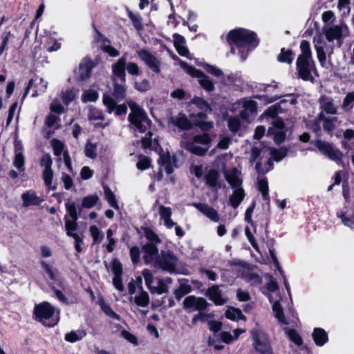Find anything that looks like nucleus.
<instances>
[{
	"mask_svg": "<svg viewBox=\"0 0 354 354\" xmlns=\"http://www.w3.org/2000/svg\"><path fill=\"white\" fill-rule=\"evenodd\" d=\"M268 133L274 136V140L277 144H281L285 140L286 134L283 130L275 131L272 128H270Z\"/></svg>",
	"mask_w": 354,
	"mask_h": 354,
	"instance_id": "47",
	"label": "nucleus"
},
{
	"mask_svg": "<svg viewBox=\"0 0 354 354\" xmlns=\"http://www.w3.org/2000/svg\"><path fill=\"white\" fill-rule=\"evenodd\" d=\"M318 121L323 122V129L328 132H332L339 122L337 117L327 118L323 113L318 115Z\"/></svg>",
	"mask_w": 354,
	"mask_h": 354,
	"instance_id": "23",
	"label": "nucleus"
},
{
	"mask_svg": "<svg viewBox=\"0 0 354 354\" xmlns=\"http://www.w3.org/2000/svg\"><path fill=\"white\" fill-rule=\"evenodd\" d=\"M227 41L239 49L243 60L247 57L248 51L257 47L259 44L256 33L243 28L231 30L227 35Z\"/></svg>",
	"mask_w": 354,
	"mask_h": 354,
	"instance_id": "1",
	"label": "nucleus"
},
{
	"mask_svg": "<svg viewBox=\"0 0 354 354\" xmlns=\"http://www.w3.org/2000/svg\"><path fill=\"white\" fill-rule=\"evenodd\" d=\"M224 176L225 178L232 188L236 189L241 187L242 179L240 178V173L236 168L225 171Z\"/></svg>",
	"mask_w": 354,
	"mask_h": 354,
	"instance_id": "20",
	"label": "nucleus"
},
{
	"mask_svg": "<svg viewBox=\"0 0 354 354\" xmlns=\"http://www.w3.org/2000/svg\"><path fill=\"white\" fill-rule=\"evenodd\" d=\"M158 163L165 167V170L167 174H171L174 168L177 167L175 156H171L169 154L161 155L158 159Z\"/></svg>",
	"mask_w": 354,
	"mask_h": 354,
	"instance_id": "22",
	"label": "nucleus"
},
{
	"mask_svg": "<svg viewBox=\"0 0 354 354\" xmlns=\"http://www.w3.org/2000/svg\"><path fill=\"white\" fill-rule=\"evenodd\" d=\"M191 102L194 104H196L198 108H199L200 109H201L204 111H212V109H211L209 104H208V102L201 97H194L192 100Z\"/></svg>",
	"mask_w": 354,
	"mask_h": 354,
	"instance_id": "40",
	"label": "nucleus"
},
{
	"mask_svg": "<svg viewBox=\"0 0 354 354\" xmlns=\"http://www.w3.org/2000/svg\"><path fill=\"white\" fill-rule=\"evenodd\" d=\"M301 54L297 60L298 75L304 81L314 82V77L311 71L315 69L314 62L311 59V50L310 44L306 40H303L300 44Z\"/></svg>",
	"mask_w": 354,
	"mask_h": 354,
	"instance_id": "2",
	"label": "nucleus"
},
{
	"mask_svg": "<svg viewBox=\"0 0 354 354\" xmlns=\"http://www.w3.org/2000/svg\"><path fill=\"white\" fill-rule=\"evenodd\" d=\"M203 68L209 73L212 75L216 76V77H220L223 75V71L212 65H209L208 64H205L203 66Z\"/></svg>",
	"mask_w": 354,
	"mask_h": 354,
	"instance_id": "57",
	"label": "nucleus"
},
{
	"mask_svg": "<svg viewBox=\"0 0 354 354\" xmlns=\"http://www.w3.org/2000/svg\"><path fill=\"white\" fill-rule=\"evenodd\" d=\"M142 250L144 253L143 259L147 264L153 263L156 264V259H158V249L153 243H146L142 246Z\"/></svg>",
	"mask_w": 354,
	"mask_h": 354,
	"instance_id": "13",
	"label": "nucleus"
},
{
	"mask_svg": "<svg viewBox=\"0 0 354 354\" xmlns=\"http://www.w3.org/2000/svg\"><path fill=\"white\" fill-rule=\"evenodd\" d=\"M131 113L129 115L130 128L135 132L144 133L151 126V120L146 112L136 102H129Z\"/></svg>",
	"mask_w": 354,
	"mask_h": 354,
	"instance_id": "3",
	"label": "nucleus"
},
{
	"mask_svg": "<svg viewBox=\"0 0 354 354\" xmlns=\"http://www.w3.org/2000/svg\"><path fill=\"white\" fill-rule=\"evenodd\" d=\"M180 65L189 75L198 78L201 86L205 91L211 92L214 90L213 82L203 71L189 66L183 61L180 62Z\"/></svg>",
	"mask_w": 354,
	"mask_h": 354,
	"instance_id": "6",
	"label": "nucleus"
},
{
	"mask_svg": "<svg viewBox=\"0 0 354 354\" xmlns=\"http://www.w3.org/2000/svg\"><path fill=\"white\" fill-rule=\"evenodd\" d=\"M140 251L138 247L134 246L130 249V256L133 264L138 263L140 259Z\"/></svg>",
	"mask_w": 354,
	"mask_h": 354,
	"instance_id": "58",
	"label": "nucleus"
},
{
	"mask_svg": "<svg viewBox=\"0 0 354 354\" xmlns=\"http://www.w3.org/2000/svg\"><path fill=\"white\" fill-rule=\"evenodd\" d=\"M292 54V50H286L284 48H282L280 55L278 56V60L281 62L291 63Z\"/></svg>",
	"mask_w": 354,
	"mask_h": 354,
	"instance_id": "50",
	"label": "nucleus"
},
{
	"mask_svg": "<svg viewBox=\"0 0 354 354\" xmlns=\"http://www.w3.org/2000/svg\"><path fill=\"white\" fill-rule=\"evenodd\" d=\"M100 306L102 311L109 317L113 318L116 320H120V317L119 315L116 314L115 312L112 310L111 307L105 303L103 299L100 301Z\"/></svg>",
	"mask_w": 354,
	"mask_h": 354,
	"instance_id": "38",
	"label": "nucleus"
},
{
	"mask_svg": "<svg viewBox=\"0 0 354 354\" xmlns=\"http://www.w3.org/2000/svg\"><path fill=\"white\" fill-rule=\"evenodd\" d=\"M245 198V192L242 187L234 189L233 193L230 197L229 204L234 208L236 209L240 203Z\"/></svg>",
	"mask_w": 354,
	"mask_h": 354,
	"instance_id": "24",
	"label": "nucleus"
},
{
	"mask_svg": "<svg viewBox=\"0 0 354 354\" xmlns=\"http://www.w3.org/2000/svg\"><path fill=\"white\" fill-rule=\"evenodd\" d=\"M90 232L93 239L94 243L100 241L103 238V235L101 234L100 230L95 225L90 227Z\"/></svg>",
	"mask_w": 354,
	"mask_h": 354,
	"instance_id": "54",
	"label": "nucleus"
},
{
	"mask_svg": "<svg viewBox=\"0 0 354 354\" xmlns=\"http://www.w3.org/2000/svg\"><path fill=\"white\" fill-rule=\"evenodd\" d=\"M191 205L197 208L209 218L214 221H218L219 216L217 212L214 208L209 207L208 205L201 203H192Z\"/></svg>",
	"mask_w": 354,
	"mask_h": 354,
	"instance_id": "21",
	"label": "nucleus"
},
{
	"mask_svg": "<svg viewBox=\"0 0 354 354\" xmlns=\"http://www.w3.org/2000/svg\"><path fill=\"white\" fill-rule=\"evenodd\" d=\"M211 138L207 133H203V135L195 136L193 138L192 142L201 143L204 145H207L210 143Z\"/></svg>",
	"mask_w": 354,
	"mask_h": 354,
	"instance_id": "52",
	"label": "nucleus"
},
{
	"mask_svg": "<svg viewBox=\"0 0 354 354\" xmlns=\"http://www.w3.org/2000/svg\"><path fill=\"white\" fill-rule=\"evenodd\" d=\"M103 102L109 113L115 110V114L120 115L125 113L127 111V107L124 104L117 105L115 100L109 95H104Z\"/></svg>",
	"mask_w": 354,
	"mask_h": 354,
	"instance_id": "15",
	"label": "nucleus"
},
{
	"mask_svg": "<svg viewBox=\"0 0 354 354\" xmlns=\"http://www.w3.org/2000/svg\"><path fill=\"white\" fill-rule=\"evenodd\" d=\"M85 335L86 332L84 331H81L79 333L75 331H71L65 335L64 339L66 342L73 343L81 340Z\"/></svg>",
	"mask_w": 354,
	"mask_h": 354,
	"instance_id": "37",
	"label": "nucleus"
},
{
	"mask_svg": "<svg viewBox=\"0 0 354 354\" xmlns=\"http://www.w3.org/2000/svg\"><path fill=\"white\" fill-rule=\"evenodd\" d=\"M312 335L315 344L319 346L324 345L328 341V334L323 328H315Z\"/></svg>",
	"mask_w": 354,
	"mask_h": 354,
	"instance_id": "27",
	"label": "nucleus"
},
{
	"mask_svg": "<svg viewBox=\"0 0 354 354\" xmlns=\"http://www.w3.org/2000/svg\"><path fill=\"white\" fill-rule=\"evenodd\" d=\"M104 194L110 205L115 209H119L115 194L108 187H104Z\"/></svg>",
	"mask_w": 354,
	"mask_h": 354,
	"instance_id": "42",
	"label": "nucleus"
},
{
	"mask_svg": "<svg viewBox=\"0 0 354 354\" xmlns=\"http://www.w3.org/2000/svg\"><path fill=\"white\" fill-rule=\"evenodd\" d=\"M225 317L232 321L245 320L246 317L243 315L241 310L234 307H228L225 311Z\"/></svg>",
	"mask_w": 354,
	"mask_h": 354,
	"instance_id": "28",
	"label": "nucleus"
},
{
	"mask_svg": "<svg viewBox=\"0 0 354 354\" xmlns=\"http://www.w3.org/2000/svg\"><path fill=\"white\" fill-rule=\"evenodd\" d=\"M126 87L124 84L113 82L112 95L117 100H124L126 97Z\"/></svg>",
	"mask_w": 354,
	"mask_h": 354,
	"instance_id": "29",
	"label": "nucleus"
},
{
	"mask_svg": "<svg viewBox=\"0 0 354 354\" xmlns=\"http://www.w3.org/2000/svg\"><path fill=\"white\" fill-rule=\"evenodd\" d=\"M321 112L323 114L336 115L338 113V107L335 106L334 100L330 97L322 95L319 99Z\"/></svg>",
	"mask_w": 354,
	"mask_h": 354,
	"instance_id": "14",
	"label": "nucleus"
},
{
	"mask_svg": "<svg viewBox=\"0 0 354 354\" xmlns=\"http://www.w3.org/2000/svg\"><path fill=\"white\" fill-rule=\"evenodd\" d=\"M317 149L333 160H339L342 158V153L337 149H334L328 142L317 140L315 142Z\"/></svg>",
	"mask_w": 354,
	"mask_h": 354,
	"instance_id": "9",
	"label": "nucleus"
},
{
	"mask_svg": "<svg viewBox=\"0 0 354 354\" xmlns=\"http://www.w3.org/2000/svg\"><path fill=\"white\" fill-rule=\"evenodd\" d=\"M145 235L147 239L149 241V243H153L156 245V243H160V240L158 236L150 230H146Z\"/></svg>",
	"mask_w": 354,
	"mask_h": 354,
	"instance_id": "56",
	"label": "nucleus"
},
{
	"mask_svg": "<svg viewBox=\"0 0 354 354\" xmlns=\"http://www.w3.org/2000/svg\"><path fill=\"white\" fill-rule=\"evenodd\" d=\"M343 28H347L344 24L335 25L325 28L324 32L328 41L330 42L335 39H339L343 33Z\"/></svg>",
	"mask_w": 354,
	"mask_h": 354,
	"instance_id": "17",
	"label": "nucleus"
},
{
	"mask_svg": "<svg viewBox=\"0 0 354 354\" xmlns=\"http://www.w3.org/2000/svg\"><path fill=\"white\" fill-rule=\"evenodd\" d=\"M168 122L183 130H189L192 127V122L185 114L182 113L178 114L176 117L169 118Z\"/></svg>",
	"mask_w": 354,
	"mask_h": 354,
	"instance_id": "19",
	"label": "nucleus"
},
{
	"mask_svg": "<svg viewBox=\"0 0 354 354\" xmlns=\"http://www.w3.org/2000/svg\"><path fill=\"white\" fill-rule=\"evenodd\" d=\"M142 274L145 279L146 285L150 292H151L153 290V288L154 286H152L151 284L153 282V273L148 269H145L142 272Z\"/></svg>",
	"mask_w": 354,
	"mask_h": 354,
	"instance_id": "46",
	"label": "nucleus"
},
{
	"mask_svg": "<svg viewBox=\"0 0 354 354\" xmlns=\"http://www.w3.org/2000/svg\"><path fill=\"white\" fill-rule=\"evenodd\" d=\"M272 310L274 313V317L278 319V321L280 323L283 324H288L283 313V308L279 301H275L272 304Z\"/></svg>",
	"mask_w": 354,
	"mask_h": 354,
	"instance_id": "33",
	"label": "nucleus"
},
{
	"mask_svg": "<svg viewBox=\"0 0 354 354\" xmlns=\"http://www.w3.org/2000/svg\"><path fill=\"white\" fill-rule=\"evenodd\" d=\"M53 160L51 156L46 153L44 154L40 160V165L44 167L42 177L44 184L46 187H49L52 190L56 189V186H52L53 179V171L52 169Z\"/></svg>",
	"mask_w": 354,
	"mask_h": 354,
	"instance_id": "8",
	"label": "nucleus"
},
{
	"mask_svg": "<svg viewBox=\"0 0 354 354\" xmlns=\"http://www.w3.org/2000/svg\"><path fill=\"white\" fill-rule=\"evenodd\" d=\"M98 94L94 91L85 92L82 95V100L84 102H95L97 100Z\"/></svg>",
	"mask_w": 354,
	"mask_h": 354,
	"instance_id": "55",
	"label": "nucleus"
},
{
	"mask_svg": "<svg viewBox=\"0 0 354 354\" xmlns=\"http://www.w3.org/2000/svg\"><path fill=\"white\" fill-rule=\"evenodd\" d=\"M245 279L252 286H257L262 282V279L255 273H248L244 275Z\"/></svg>",
	"mask_w": 354,
	"mask_h": 354,
	"instance_id": "49",
	"label": "nucleus"
},
{
	"mask_svg": "<svg viewBox=\"0 0 354 354\" xmlns=\"http://www.w3.org/2000/svg\"><path fill=\"white\" fill-rule=\"evenodd\" d=\"M55 309L48 302L36 305L34 308L35 319L45 326L51 327L58 322V318L54 317Z\"/></svg>",
	"mask_w": 354,
	"mask_h": 354,
	"instance_id": "4",
	"label": "nucleus"
},
{
	"mask_svg": "<svg viewBox=\"0 0 354 354\" xmlns=\"http://www.w3.org/2000/svg\"><path fill=\"white\" fill-rule=\"evenodd\" d=\"M21 198L23 200V205L24 207L37 205L42 201V200L38 197L36 193L33 191H27L24 192L21 196Z\"/></svg>",
	"mask_w": 354,
	"mask_h": 354,
	"instance_id": "25",
	"label": "nucleus"
},
{
	"mask_svg": "<svg viewBox=\"0 0 354 354\" xmlns=\"http://www.w3.org/2000/svg\"><path fill=\"white\" fill-rule=\"evenodd\" d=\"M178 263L177 257L170 251H162L158 259H156L155 267L160 268L169 273L176 272Z\"/></svg>",
	"mask_w": 354,
	"mask_h": 354,
	"instance_id": "7",
	"label": "nucleus"
},
{
	"mask_svg": "<svg viewBox=\"0 0 354 354\" xmlns=\"http://www.w3.org/2000/svg\"><path fill=\"white\" fill-rule=\"evenodd\" d=\"M253 346L259 354H273L267 335L259 329H253L251 332Z\"/></svg>",
	"mask_w": 354,
	"mask_h": 354,
	"instance_id": "5",
	"label": "nucleus"
},
{
	"mask_svg": "<svg viewBox=\"0 0 354 354\" xmlns=\"http://www.w3.org/2000/svg\"><path fill=\"white\" fill-rule=\"evenodd\" d=\"M168 292V287L162 279H158V286H154L151 293L162 294Z\"/></svg>",
	"mask_w": 354,
	"mask_h": 354,
	"instance_id": "51",
	"label": "nucleus"
},
{
	"mask_svg": "<svg viewBox=\"0 0 354 354\" xmlns=\"http://www.w3.org/2000/svg\"><path fill=\"white\" fill-rule=\"evenodd\" d=\"M159 214L160 217L164 221L171 218V209L170 207H166L162 205L159 207Z\"/></svg>",
	"mask_w": 354,
	"mask_h": 354,
	"instance_id": "62",
	"label": "nucleus"
},
{
	"mask_svg": "<svg viewBox=\"0 0 354 354\" xmlns=\"http://www.w3.org/2000/svg\"><path fill=\"white\" fill-rule=\"evenodd\" d=\"M127 11L128 13V16L129 19L131 20L133 26L135 27V28H136L137 30H142L143 26L140 16L133 13V12H131L129 8H127Z\"/></svg>",
	"mask_w": 354,
	"mask_h": 354,
	"instance_id": "43",
	"label": "nucleus"
},
{
	"mask_svg": "<svg viewBox=\"0 0 354 354\" xmlns=\"http://www.w3.org/2000/svg\"><path fill=\"white\" fill-rule=\"evenodd\" d=\"M66 208L73 220L78 219V213L77 211L76 205L73 202H68L66 204Z\"/></svg>",
	"mask_w": 354,
	"mask_h": 354,
	"instance_id": "53",
	"label": "nucleus"
},
{
	"mask_svg": "<svg viewBox=\"0 0 354 354\" xmlns=\"http://www.w3.org/2000/svg\"><path fill=\"white\" fill-rule=\"evenodd\" d=\"M290 339L297 345L299 346L302 344V340L299 335L294 329H290L288 332Z\"/></svg>",
	"mask_w": 354,
	"mask_h": 354,
	"instance_id": "59",
	"label": "nucleus"
},
{
	"mask_svg": "<svg viewBox=\"0 0 354 354\" xmlns=\"http://www.w3.org/2000/svg\"><path fill=\"white\" fill-rule=\"evenodd\" d=\"M192 291V286L186 282H181L179 287L174 290V294L176 298L180 301L183 297Z\"/></svg>",
	"mask_w": 354,
	"mask_h": 354,
	"instance_id": "31",
	"label": "nucleus"
},
{
	"mask_svg": "<svg viewBox=\"0 0 354 354\" xmlns=\"http://www.w3.org/2000/svg\"><path fill=\"white\" fill-rule=\"evenodd\" d=\"M96 148L95 144L88 141L85 146V155L90 158L95 159L97 157Z\"/></svg>",
	"mask_w": 354,
	"mask_h": 354,
	"instance_id": "45",
	"label": "nucleus"
},
{
	"mask_svg": "<svg viewBox=\"0 0 354 354\" xmlns=\"http://www.w3.org/2000/svg\"><path fill=\"white\" fill-rule=\"evenodd\" d=\"M140 289L141 292L139 295L135 297L134 301L138 306L146 307L150 302L149 295L143 290L142 286L140 287Z\"/></svg>",
	"mask_w": 354,
	"mask_h": 354,
	"instance_id": "32",
	"label": "nucleus"
},
{
	"mask_svg": "<svg viewBox=\"0 0 354 354\" xmlns=\"http://www.w3.org/2000/svg\"><path fill=\"white\" fill-rule=\"evenodd\" d=\"M93 62L88 59H84L80 64L76 71V77L80 81H83L88 78L91 75V70L93 68Z\"/></svg>",
	"mask_w": 354,
	"mask_h": 354,
	"instance_id": "16",
	"label": "nucleus"
},
{
	"mask_svg": "<svg viewBox=\"0 0 354 354\" xmlns=\"http://www.w3.org/2000/svg\"><path fill=\"white\" fill-rule=\"evenodd\" d=\"M209 304L206 299L203 297H196V301L195 304V309L198 310H205Z\"/></svg>",
	"mask_w": 354,
	"mask_h": 354,
	"instance_id": "63",
	"label": "nucleus"
},
{
	"mask_svg": "<svg viewBox=\"0 0 354 354\" xmlns=\"http://www.w3.org/2000/svg\"><path fill=\"white\" fill-rule=\"evenodd\" d=\"M13 164L15 167L18 169L20 171H24V157L21 151L16 149L15 157L14 159Z\"/></svg>",
	"mask_w": 354,
	"mask_h": 354,
	"instance_id": "36",
	"label": "nucleus"
},
{
	"mask_svg": "<svg viewBox=\"0 0 354 354\" xmlns=\"http://www.w3.org/2000/svg\"><path fill=\"white\" fill-rule=\"evenodd\" d=\"M219 174L215 169H211L205 176L206 182L208 186L215 187L218 185V178Z\"/></svg>",
	"mask_w": 354,
	"mask_h": 354,
	"instance_id": "35",
	"label": "nucleus"
},
{
	"mask_svg": "<svg viewBox=\"0 0 354 354\" xmlns=\"http://www.w3.org/2000/svg\"><path fill=\"white\" fill-rule=\"evenodd\" d=\"M153 133L151 131L147 132V133L143 137L141 140L142 145L143 148H149L151 149H156L158 145L157 140L154 138L152 139Z\"/></svg>",
	"mask_w": 354,
	"mask_h": 354,
	"instance_id": "34",
	"label": "nucleus"
},
{
	"mask_svg": "<svg viewBox=\"0 0 354 354\" xmlns=\"http://www.w3.org/2000/svg\"><path fill=\"white\" fill-rule=\"evenodd\" d=\"M257 102L251 100L243 101V110L240 113V117L248 122H251L257 113Z\"/></svg>",
	"mask_w": 354,
	"mask_h": 354,
	"instance_id": "12",
	"label": "nucleus"
},
{
	"mask_svg": "<svg viewBox=\"0 0 354 354\" xmlns=\"http://www.w3.org/2000/svg\"><path fill=\"white\" fill-rule=\"evenodd\" d=\"M126 58L122 56L115 64L112 65V80L115 82L118 80L124 83L126 81Z\"/></svg>",
	"mask_w": 354,
	"mask_h": 354,
	"instance_id": "11",
	"label": "nucleus"
},
{
	"mask_svg": "<svg viewBox=\"0 0 354 354\" xmlns=\"http://www.w3.org/2000/svg\"><path fill=\"white\" fill-rule=\"evenodd\" d=\"M98 199L99 198L96 195H91L84 197L82 199V207L91 208L97 203Z\"/></svg>",
	"mask_w": 354,
	"mask_h": 354,
	"instance_id": "44",
	"label": "nucleus"
},
{
	"mask_svg": "<svg viewBox=\"0 0 354 354\" xmlns=\"http://www.w3.org/2000/svg\"><path fill=\"white\" fill-rule=\"evenodd\" d=\"M287 154V150L286 149H281L279 150L275 149H270V155L272 158L279 162Z\"/></svg>",
	"mask_w": 354,
	"mask_h": 354,
	"instance_id": "48",
	"label": "nucleus"
},
{
	"mask_svg": "<svg viewBox=\"0 0 354 354\" xmlns=\"http://www.w3.org/2000/svg\"><path fill=\"white\" fill-rule=\"evenodd\" d=\"M227 127L231 132L236 133L241 127V121L237 117H230L227 119Z\"/></svg>",
	"mask_w": 354,
	"mask_h": 354,
	"instance_id": "41",
	"label": "nucleus"
},
{
	"mask_svg": "<svg viewBox=\"0 0 354 354\" xmlns=\"http://www.w3.org/2000/svg\"><path fill=\"white\" fill-rule=\"evenodd\" d=\"M128 73L131 75H138L140 74L139 67L134 62H129L126 66Z\"/></svg>",
	"mask_w": 354,
	"mask_h": 354,
	"instance_id": "64",
	"label": "nucleus"
},
{
	"mask_svg": "<svg viewBox=\"0 0 354 354\" xmlns=\"http://www.w3.org/2000/svg\"><path fill=\"white\" fill-rule=\"evenodd\" d=\"M206 296L217 306L223 305L227 301V299L223 297L219 286L217 285H214L209 288L207 290Z\"/></svg>",
	"mask_w": 354,
	"mask_h": 354,
	"instance_id": "18",
	"label": "nucleus"
},
{
	"mask_svg": "<svg viewBox=\"0 0 354 354\" xmlns=\"http://www.w3.org/2000/svg\"><path fill=\"white\" fill-rule=\"evenodd\" d=\"M258 189L261 193L263 198L265 201L269 200L268 184L266 179H260L257 182Z\"/></svg>",
	"mask_w": 354,
	"mask_h": 354,
	"instance_id": "39",
	"label": "nucleus"
},
{
	"mask_svg": "<svg viewBox=\"0 0 354 354\" xmlns=\"http://www.w3.org/2000/svg\"><path fill=\"white\" fill-rule=\"evenodd\" d=\"M62 100L66 105H68L75 98V93L71 90H67L62 93Z\"/></svg>",
	"mask_w": 354,
	"mask_h": 354,
	"instance_id": "61",
	"label": "nucleus"
},
{
	"mask_svg": "<svg viewBox=\"0 0 354 354\" xmlns=\"http://www.w3.org/2000/svg\"><path fill=\"white\" fill-rule=\"evenodd\" d=\"M208 147H202L198 145H197V143H194L192 142H189L186 143L185 149L191 152L192 153H194L197 156H203L205 155L207 151H208Z\"/></svg>",
	"mask_w": 354,
	"mask_h": 354,
	"instance_id": "30",
	"label": "nucleus"
},
{
	"mask_svg": "<svg viewBox=\"0 0 354 354\" xmlns=\"http://www.w3.org/2000/svg\"><path fill=\"white\" fill-rule=\"evenodd\" d=\"M66 219L65 221V229L66 230V234L68 236L73 237L75 242H82V239L80 237V236L76 234L75 232L77 228V220L70 221L68 219Z\"/></svg>",
	"mask_w": 354,
	"mask_h": 354,
	"instance_id": "26",
	"label": "nucleus"
},
{
	"mask_svg": "<svg viewBox=\"0 0 354 354\" xmlns=\"http://www.w3.org/2000/svg\"><path fill=\"white\" fill-rule=\"evenodd\" d=\"M139 57L148 66L153 72H160V62L150 52L147 50H141L138 52Z\"/></svg>",
	"mask_w": 354,
	"mask_h": 354,
	"instance_id": "10",
	"label": "nucleus"
},
{
	"mask_svg": "<svg viewBox=\"0 0 354 354\" xmlns=\"http://www.w3.org/2000/svg\"><path fill=\"white\" fill-rule=\"evenodd\" d=\"M315 50L317 53V55L318 57V59L321 64L322 66H324L326 62V53L324 50V48L322 46H319L315 45Z\"/></svg>",
	"mask_w": 354,
	"mask_h": 354,
	"instance_id": "60",
	"label": "nucleus"
}]
</instances>
